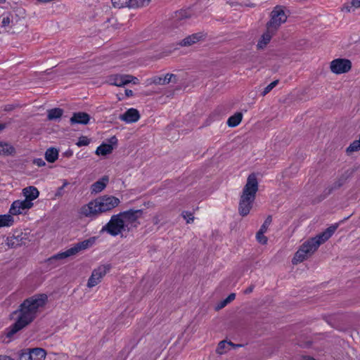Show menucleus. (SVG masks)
<instances>
[{"label": "nucleus", "mask_w": 360, "mask_h": 360, "mask_svg": "<svg viewBox=\"0 0 360 360\" xmlns=\"http://www.w3.org/2000/svg\"><path fill=\"white\" fill-rule=\"evenodd\" d=\"M242 119L243 114L241 112H236L228 119L227 124L230 127H235L240 123Z\"/></svg>", "instance_id": "obj_25"}, {"label": "nucleus", "mask_w": 360, "mask_h": 360, "mask_svg": "<svg viewBox=\"0 0 360 360\" xmlns=\"http://www.w3.org/2000/svg\"><path fill=\"white\" fill-rule=\"evenodd\" d=\"M125 95H126L127 97L132 96H133V91L131 90H129V89H126L125 90Z\"/></svg>", "instance_id": "obj_49"}, {"label": "nucleus", "mask_w": 360, "mask_h": 360, "mask_svg": "<svg viewBox=\"0 0 360 360\" xmlns=\"http://www.w3.org/2000/svg\"><path fill=\"white\" fill-rule=\"evenodd\" d=\"M272 221L271 216H268L267 218L265 219L263 224L261 226L259 230L264 232H266L268 229L269 226L271 224Z\"/></svg>", "instance_id": "obj_39"}, {"label": "nucleus", "mask_w": 360, "mask_h": 360, "mask_svg": "<svg viewBox=\"0 0 360 360\" xmlns=\"http://www.w3.org/2000/svg\"><path fill=\"white\" fill-rule=\"evenodd\" d=\"M143 211L141 210H129L128 211L122 212L119 213L121 219L123 220L124 226L127 229V232L129 233L134 228H136L138 224L139 218L142 215Z\"/></svg>", "instance_id": "obj_7"}, {"label": "nucleus", "mask_w": 360, "mask_h": 360, "mask_svg": "<svg viewBox=\"0 0 360 360\" xmlns=\"http://www.w3.org/2000/svg\"><path fill=\"white\" fill-rule=\"evenodd\" d=\"M160 217H161V214H155V215L153 217V223L154 224H155V225H156V224H158L160 222V221H161V218H160Z\"/></svg>", "instance_id": "obj_42"}, {"label": "nucleus", "mask_w": 360, "mask_h": 360, "mask_svg": "<svg viewBox=\"0 0 360 360\" xmlns=\"http://www.w3.org/2000/svg\"><path fill=\"white\" fill-rule=\"evenodd\" d=\"M120 216L119 214L112 215L110 221L102 227L101 232H107L112 236H127V229Z\"/></svg>", "instance_id": "obj_4"}, {"label": "nucleus", "mask_w": 360, "mask_h": 360, "mask_svg": "<svg viewBox=\"0 0 360 360\" xmlns=\"http://www.w3.org/2000/svg\"><path fill=\"white\" fill-rule=\"evenodd\" d=\"M30 349H25L20 351V360H32V357H30Z\"/></svg>", "instance_id": "obj_37"}, {"label": "nucleus", "mask_w": 360, "mask_h": 360, "mask_svg": "<svg viewBox=\"0 0 360 360\" xmlns=\"http://www.w3.org/2000/svg\"><path fill=\"white\" fill-rule=\"evenodd\" d=\"M15 238H7V240H6V245L8 246V247H11L13 248L14 246V243H15V241H14Z\"/></svg>", "instance_id": "obj_45"}, {"label": "nucleus", "mask_w": 360, "mask_h": 360, "mask_svg": "<svg viewBox=\"0 0 360 360\" xmlns=\"http://www.w3.org/2000/svg\"><path fill=\"white\" fill-rule=\"evenodd\" d=\"M351 4H352V6H353L355 8H359L360 7V0H352Z\"/></svg>", "instance_id": "obj_46"}, {"label": "nucleus", "mask_w": 360, "mask_h": 360, "mask_svg": "<svg viewBox=\"0 0 360 360\" xmlns=\"http://www.w3.org/2000/svg\"><path fill=\"white\" fill-rule=\"evenodd\" d=\"M353 6L351 5H345L343 8L344 10H346L347 12H350L351 11V8Z\"/></svg>", "instance_id": "obj_52"}, {"label": "nucleus", "mask_w": 360, "mask_h": 360, "mask_svg": "<svg viewBox=\"0 0 360 360\" xmlns=\"http://www.w3.org/2000/svg\"><path fill=\"white\" fill-rule=\"evenodd\" d=\"M253 288H254L253 285H251V286L248 287L247 289L245 290L244 293L245 294H250V293H251L252 292V290H253Z\"/></svg>", "instance_id": "obj_47"}, {"label": "nucleus", "mask_w": 360, "mask_h": 360, "mask_svg": "<svg viewBox=\"0 0 360 360\" xmlns=\"http://www.w3.org/2000/svg\"><path fill=\"white\" fill-rule=\"evenodd\" d=\"M33 163L38 167H43L46 165L45 161L42 158L34 159Z\"/></svg>", "instance_id": "obj_41"}, {"label": "nucleus", "mask_w": 360, "mask_h": 360, "mask_svg": "<svg viewBox=\"0 0 360 360\" xmlns=\"http://www.w3.org/2000/svg\"><path fill=\"white\" fill-rule=\"evenodd\" d=\"M58 158V151L54 148L47 149L45 158L49 162H54Z\"/></svg>", "instance_id": "obj_28"}, {"label": "nucleus", "mask_w": 360, "mask_h": 360, "mask_svg": "<svg viewBox=\"0 0 360 360\" xmlns=\"http://www.w3.org/2000/svg\"><path fill=\"white\" fill-rule=\"evenodd\" d=\"M264 233L265 232L259 230L256 234L257 241L263 245L267 243V238L264 236Z\"/></svg>", "instance_id": "obj_36"}, {"label": "nucleus", "mask_w": 360, "mask_h": 360, "mask_svg": "<svg viewBox=\"0 0 360 360\" xmlns=\"http://www.w3.org/2000/svg\"><path fill=\"white\" fill-rule=\"evenodd\" d=\"M90 143V140L86 136H80L77 143V146L79 147L88 146Z\"/></svg>", "instance_id": "obj_38"}, {"label": "nucleus", "mask_w": 360, "mask_h": 360, "mask_svg": "<svg viewBox=\"0 0 360 360\" xmlns=\"http://www.w3.org/2000/svg\"><path fill=\"white\" fill-rule=\"evenodd\" d=\"M150 0H130V8H141L147 6Z\"/></svg>", "instance_id": "obj_31"}, {"label": "nucleus", "mask_w": 360, "mask_h": 360, "mask_svg": "<svg viewBox=\"0 0 360 360\" xmlns=\"http://www.w3.org/2000/svg\"><path fill=\"white\" fill-rule=\"evenodd\" d=\"M117 142V138L115 136H112V137L110 138V143L111 145L116 144Z\"/></svg>", "instance_id": "obj_50"}, {"label": "nucleus", "mask_w": 360, "mask_h": 360, "mask_svg": "<svg viewBox=\"0 0 360 360\" xmlns=\"http://www.w3.org/2000/svg\"><path fill=\"white\" fill-rule=\"evenodd\" d=\"M278 83V80H275L270 83L268 86H266L263 91L261 93V95L262 96H266L267 94H269Z\"/></svg>", "instance_id": "obj_35"}, {"label": "nucleus", "mask_w": 360, "mask_h": 360, "mask_svg": "<svg viewBox=\"0 0 360 360\" xmlns=\"http://www.w3.org/2000/svg\"><path fill=\"white\" fill-rule=\"evenodd\" d=\"M0 360H13L11 357L6 355H0Z\"/></svg>", "instance_id": "obj_48"}, {"label": "nucleus", "mask_w": 360, "mask_h": 360, "mask_svg": "<svg viewBox=\"0 0 360 360\" xmlns=\"http://www.w3.org/2000/svg\"><path fill=\"white\" fill-rule=\"evenodd\" d=\"M231 342H228L225 340L221 341L217 348V352L219 354H222L226 352V347L230 345Z\"/></svg>", "instance_id": "obj_34"}, {"label": "nucleus", "mask_w": 360, "mask_h": 360, "mask_svg": "<svg viewBox=\"0 0 360 360\" xmlns=\"http://www.w3.org/2000/svg\"><path fill=\"white\" fill-rule=\"evenodd\" d=\"M349 174L347 172L342 174L331 185L328 186L324 191L325 195H330L333 191L340 188L348 179Z\"/></svg>", "instance_id": "obj_14"}, {"label": "nucleus", "mask_w": 360, "mask_h": 360, "mask_svg": "<svg viewBox=\"0 0 360 360\" xmlns=\"http://www.w3.org/2000/svg\"><path fill=\"white\" fill-rule=\"evenodd\" d=\"M248 6L254 7V6H255V4H251L248 5Z\"/></svg>", "instance_id": "obj_54"}, {"label": "nucleus", "mask_w": 360, "mask_h": 360, "mask_svg": "<svg viewBox=\"0 0 360 360\" xmlns=\"http://www.w3.org/2000/svg\"><path fill=\"white\" fill-rule=\"evenodd\" d=\"M32 205V202L25 199L24 200H15L12 203L9 212L13 215H17L22 213L23 210L31 208Z\"/></svg>", "instance_id": "obj_12"}, {"label": "nucleus", "mask_w": 360, "mask_h": 360, "mask_svg": "<svg viewBox=\"0 0 360 360\" xmlns=\"http://www.w3.org/2000/svg\"><path fill=\"white\" fill-rule=\"evenodd\" d=\"M63 110L59 108H53L47 111V117L49 120H57L61 117Z\"/></svg>", "instance_id": "obj_26"}, {"label": "nucleus", "mask_w": 360, "mask_h": 360, "mask_svg": "<svg viewBox=\"0 0 360 360\" xmlns=\"http://www.w3.org/2000/svg\"><path fill=\"white\" fill-rule=\"evenodd\" d=\"M191 15L192 13L190 10H181L176 11L173 18L175 21H181L191 18Z\"/></svg>", "instance_id": "obj_27"}, {"label": "nucleus", "mask_w": 360, "mask_h": 360, "mask_svg": "<svg viewBox=\"0 0 360 360\" xmlns=\"http://www.w3.org/2000/svg\"><path fill=\"white\" fill-rule=\"evenodd\" d=\"M30 352L29 355L30 357H32V360H42L46 358V352L42 348L36 347L30 349Z\"/></svg>", "instance_id": "obj_24"}, {"label": "nucleus", "mask_w": 360, "mask_h": 360, "mask_svg": "<svg viewBox=\"0 0 360 360\" xmlns=\"http://www.w3.org/2000/svg\"><path fill=\"white\" fill-rule=\"evenodd\" d=\"M6 125L4 124H0V131L5 129Z\"/></svg>", "instance_id": "obj_53"}, {"label": "nucleus", "mask_w": 360, "mask_h": 360, "mask_svg": "<svg viewBox=\"0 0 360 360\" xmlns=\"http://www.w3.org/2000/svg\"><path fill=\"white\" fill-rule=\"evenodd\" d=\"M276 32L275 31L270 32L268 28H266L265 32L261 36L257 42V48L258 49H264L270 42L271 38L276 34Z\"/></svg>", "instance_id": "obj_16"}, {"label": "nucleus", "mask_w": 360, "mask_h": 360, "mask_svg": "<svg viewBox=\"0 0 360 360\" xmlns=\"http://www.w3.org/2000/svg\"><path fill=\"white\" fill-rule=\"evenodd\" d=\"M286 20L287 15L285 13L284 8L281 6H276L270 13V20L266 23V28H268L270 32L275 31L276 32L281 25Z\"/></svg>", "instance_id": "obj_5"}, {"label": "nucleus", "mask_w": 360, "mask_h": 360, "mask_svg": "<svg viewBox=\"0 0 360 360\" xmlns=\"http://www.w3.org/2000/svg\"><path fill=\"white\" fill-rule=\"evenodd\" d=\"M113 148L111 144L103 143L99 146L96 151L97 155H106L112 153Z\"/></svg>", "instance_id": "obj_29"}, {"label": "nucleus", "mask_w": 360, "mask_h": 360, "mask_svg": "<svg viewBox=\"0 0 360 360\" xmlns=\"http://www.w3.org/2000/svg\"><path fill=\"white\" fill-rule=\"evenodd\" d=\"M13 223V219L10 214L0 215V228L11 226Z\"/></svg>", "instance_id": "obj_30"}, {"label": "nucleus", "mask_w": 360, "mask_h": 360, "mask_svg": "<svg viewBox=\"0 0 360 360\" xmlns=\"http://www.w3.org/2000/svg\"><path fill=\"white\" fill-rule=\"evenodd\" d=\"M22 193L25 197V200L32 202L39 197V192L38 189L34 186H28L22 190Z\"/></svg>", "instance_id": "obj_20"}, {"label": "nucleus", "mask_w": 360, "mask_h": 360, "mask_svg": "<svg viewBox=\"0 0 360 360\" xmlns=\"http://www.w3.org/2000/svg\"><path fill=\"white\" fill-rule=\"evenodd\" d=\"M176 76L173 74H167L164 77L155 76L152 79V83L158 85H165L169 84L172 80V78H176Z\"/></svg>", "instance_id": "obj_23"}, {"label": "nucleus", "mask_w": 360, "mask_h": 360, "mask_svg": "<svg viewBox=\"0 0 360 360\" xmlns=\"http://www.w3.org/2000/svg\"><path fill=\"white\" fill-rule=\"evenodd\" d=\"M236 298V294L235 293H231L226 299V302L229 304L232 301H233Z\"/></svg>", "instance_id": "obj_44"}, {"label": "nucleus", "mask_w": 360, "mask_h": 360, "mask_svg": "<svg viewBox=\"0 0 360 360\" xmlns=\"http://www.w3.org/2000/svg\"><path fill=\"white\" fill-rule=\"evenodd\" d=\"M15 153V149L11 144L7 142L0 141V155H14Z\"/></svg>", "instance_id": "obj_22"}, {"label": "nucleus", "mask_w": 360, "mask_h": 360, "mask_svg": "<svg viewBox=\"0 0 360 360\" xmlns=\"http://www.w3.org/2000/svg\"><path fill=\"white\" fill-rule=\"evenodd\" d=\"M107 82L110 85L122 86L129 83L137 84H139V79L131 75L115 74L108 77Z\"/></svg>", "instance_id": "obj_8"}, {"label": "nucleus", "mask_w": 360, "mask_h": 360, "mask_svg": "<svg viewBox=\"0 0 360 360\" xmlns=\"http://www.w3.org/2000/svg\"><path fill=\"white\" fill-rule=\"evenodd\" d=\"M94 238H89L87 240H84L82 242L76 243L73 247H72V249L74 251L75 255H76L77 253L82 250H86L92 246V245L94 243Z\"/></svg>", "instance_id": "obj_21"}, {"label": "nucleus", "mask_w": 360, "mask_h": 360, "mask_svg": "<svg viewBox=\"0 0 360 360\" xmlns=\"http://www.w3.org/2000/svg\"><path fill=\"white\" fill-rule=\"evenodd\" d=\"M300 360H316V359L311 356H303L301 357Z\"/></svg>", "instance_id": "obj_51"}, {"label": "nucleus", "mask_w": 360, "mask_h": 360, "mask_svg": "<svg viewBox=\"0 0 360 360\" xmlns=\"http://www.w3.org/2000/svg\"><path fill=\"white\" fill-rule=\"evenodd\" d=\"M204 37H205V36H203V34L200 32L193 34L191 35L186 37L183 40H181L179 44L181 46H190L200 41V40L204 39Z\"/></svg>", "instance_id": "obj_19"}, {"label": "nucleus", "mask_w": 360, "mask_h": 360, "mask_svg": "<svg viewBox=\"0 0 360 360\" xmlns=\"http://www.w3.org/2000/svg\"><path fill=\"white\" fill-rule=\"evenodd\" d=\"M360 150V141L356 140L354 141L347 148V152L348 153L356 152Z\"/></svg>", "instance_id": "obj_33"}, {"label": "nucleus", "mask_w": 360, "mask_h": 360, "mask_svg": "<svg viewBox=\"0 0 360 360\" xmlns=\"http://www.w3.org/2000/svg\"><path fill=\"white\" fill-rule=\"evenodd\" d=\"M228 304V303L226 302L225 300H222L221 302H220L217 306H216V309L217 310H219V309H221L222 308H224V307H226V305Z\"/></svg>", "instance_id": "obj_43"}, {"label": "nucleus", "mask_w": 360, "mask_h": 360, "mask_svg": "<svg viewBox=\"0 0 360 360\" xmlns=\"http://www.w3.org/2000/svg\"><path fill=\"white\" fill-rule=\"evenodd\" d=\"M112 4L114 7L116 8H123V7H129L130 8V0H111Z\"/></svg>", "instance_id": "obj_32"}, {"label": "nucleus", "mask_w": 360, "mask_h": 360, "mask_svg": "<svg viewBox=\"0 0 360 360\" xmlns=\"http://www.w3.org/2000/svg\"><path fill=\"white\" fill-rule=\"evenodd\" d=\"M6 0H0V3H4Z\"/></svg>", "instance_id": "obj_56"}, {"label": "nucleus", "mask_w": 360, "mask_h": 360, "mask_svg": "<svg viewBox=\"0 0 360 360\" xmlns=\"http://www.w3.org/2000/svg\"><path fill=\"white\" fill-rule=\"evenodd\" d=\"M352 69V62L346 58H336L330 63V71L336 75L348 72Z\"/></svg>", "instance_id": "obj_9"}, {"label": "nucleus", "mask_w": 360, "mask_h": 360, "mask_svg": "<svg viewBox=\"0 0 360 360\" xmlns=\"http://www.w3.org/2000/svg\"><path fill=\"white\" fill-rule=\"evenodd\" d=\"M182 216L183 217L186 219V222L188 224L192 222L194 219V217L193 216V214L191 213V212H184L182 213Z\"/></svg>", "instance_id": "obj_40"}, {"label": "nucleus", "mask_w": 360, "mask_h": 360, "mask_svg": "<svg viewBox=\"0 0 360 360\" xmlns=\"http://www.w3.org/2000/svg\"><path fill=\"white\" fill-rule=\"evenodd\" d=\"M316 250L317 248L311 240L308 239L300 245V248L295 252L292 259V264H297L298 263L302 262L311 257Z\"/></svg>", "instance_id": "obj_6"}, {"label": "nucleus", "mask_w": 360, "mask_h": 360, "mask_svg": "<svg viewBox=\"0 0 360 360\" xmlns=\"http://www.w3.org/2000/svg\"><path fill=\"white\" fill-rule=\"evenodd\" d=\"M110 269L109 264L101 265L94 269L89 278L87 286L93 288L101 281L102 278L108 272Z\"/></svg>", "instance_id": "obj_10"}, {"label": "nucleus", "mask_w": 360, "mask_h": 360, "mask_svg": "<svg viewBox=\"0 0 360 360\" xmlns=\"http://www.w3.org/2000/svg\"><path fill=\"white\" fill-rule=\"evenodd\" d=\"M338 224H334L326 229L322 233L316 235L315 237L309 238L315 247L318 249L319 247L327 241L335 233L338 229Z\"/></svg>", "instance_id": "obj_11"}, {"label": "nucleus", "mask_w": 360, "mask_h": 360, "mask_svg": "<svg viewBox=\"0 0 360 360\" xmlns=\"http://www.w3.org/2000/svg\"><path fill=\"white\" fill-rule=\"evenodd\" d=\"M90 120V116L84 112H74L70 122L71 124H87Z\"/></svg>", "instance_id": "obj_15"}, {"label": "nucleus", "mask_w": 360, "mask_h": 360, "mask_svg": "<svg viewBox=\"0 0 360 360\" xmlns=\"http://www.w3.org/2000/svg\"><path fill=\"white\" fill-rule=\"evenodd\" d=\"M109 181L108 176H103L101 179L96 181L91 186V193H98L103 191Z\"/></svg>", "instance_id": "obj_18"}, {"label": "nucleus", "mask_w": 360, "mask_h": 360, "mask_svg": "<svg viewBox=\"0 0 360 360\" xmlns=\"http://www.w3.org/2000/svg\"><path fill=\"white\" fill-rule=\"evenodd\" d=\"M120 203L118 198L105 195L82 205L78 212L81 217L95 219L103 213L111 211Z\"/></svg>", "instance_id": "obj_2"}, {"label": "nucleus", "mask_w": 360, "mask_h": 360, "mask_svg": "<svg viewBox=\"0 0 360 360\" xmlns=\"http://www.w3.org/2000/svg\"><path fill=\"white\" fill-rule=\"evenodd\" d=\"M72 255H75V253L71 248L65 252H59V253L52 256L47 260V262H49V264H53L54 266H58L59 264L56 263L57 261L66 259Z\"/></svg>", "instance_id": "obj_17"}, {"label": "nucleus", "mask_w": 360, "mask_h": 360, "mask_svg": "<svg viewBox=\"0 0 360 360\" xmlns=\"http://www.w3.org/2000/svg\"><path fill=\"white\" fill-rule=\"evenodd\" d=\"M257 191V179L255 174H251L247 179L246 184L243 189L240 198L238 212L241 216L245 217L249 214L252 207Z\"/></svg>", "instance_id": "obj_3"}, {"label": "nucleus", "mask_w": 360, "mask_h": 360, "mask_svg": "<svg viewBox=\"0 0 360 360\" xmlns=\"http://www.w3.org/2000/svg\"><path fill=\"white\" fill-rule=\"evenodd\" d=\"M140 113L135 108H129L125 112L120 115L119 119L127 124L136 122L140 119Z\"/></svg>", "instance_id": "obj_13"}, {"label": "nucleus", "mask_w": 360, "mask_h": 360, "mask_svg": "<svg viewBox=\"0 0 360 360\" xmlns=\"http://www.w3.org/2000/svg\"><path fill=\"white\" fill-rule=\"evenodd\" d=\"M236 4H237V3H232L231 5V6H234Z\"/></svg>", "instance_id": "obj_55"}, {"label": "nucleus", "mask_w": 360, "mask_h": 360, "mask_svg": "<svg viewBox=\"0 0 360 360\" xmlns=\"http://www.w3.org/2000/svg\"><path fill=\"white\" fill-rule=\"evenodd\" d=\"M46 302L47 296L45 294L35 295L26 299L20 304L18 318L8 328L7 337L11 338L30 324L36 317L39 309L43 307Z\"/></svg>", "instance_id": "obj_1"}]
</instances>
